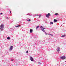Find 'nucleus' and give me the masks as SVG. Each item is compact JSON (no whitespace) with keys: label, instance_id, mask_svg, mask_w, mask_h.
Masks as SVG:
<instances>
[{"label":"nucleus","instance_id":"obj_20","mask_svg":"<svg viewBox=\"0 0 66 66\" xmlns=\"http://www.w3.org/2000/svg\"><path fill=\"white\" fill-rule=\"evenodd\" d=\"M48 15H49V16H51V15H50V13H49Z\"/></svg>","mask_w":66,"mask_h":66},{"label":"nucleus","instance_id":"obj_8","mask_svg":"<svg viewBox=\"0 0 66 66\" xmlns=\"http://www.w3.org/2000/svg\"><path fill=\"white\" fill-rule=\"evenodd\" d=\"M46 16L47 17H48V18H49V15H48V14H47L46 15Z\"/></svg>","mask_w":66,"mask_h":66},{"label":"nucleus","instance_id":"obj_14","mask_svg":"<svg viewBox=\"0 0 66 66\" xmlns=\"http://www.w3.org/2000/svg\"><path fill=\"white\" fill-rule=\"evenodd\" d=\"M58 13H55V15H56V16H57V15H58Z\"/></svg>","mask_w":66,"mask_h":66},{"label":"nucleus","instance_id":"obj_19","mask_svg":"<svg viewBox=\"0 0 66 66\" xmlns=\"http://www.w3.org/2000/svg\"><path fill=\"white\" fill-rule=\"evenodd\" d=\"M11 61H14V59H12L11 60Z\"/></svg>","mask_w":66,"mask_h":66},{"label":"nucleus","instance_id":"obj_7","mask_svg":"<svg viewBox=\"0 0 66 66\" xmlns=\"http://www.w3.org/2000/svg\"><path fill=\"white\" fill-rule=\"evenodd\" d=\"M32 32H33V30L32 29H30V32L31 33H32Z\"/></svg>","mask_w":66,"mask_h":66},{"label":"nucleus","instance_id":"obj_18","mask_svg":"<svg viewBox=\"0 0 66 66\" xmlns=\"http://www.w3.org/2000/svg\"><path fill=\"white\" fill-rule=\"evenodd\" d=\"M45 34L46 35H48V33H46V32H45Z\"/></svg>","mask_w":66,"mask_h":66},{"label":"nucleus","instance_id":"obj_28","mask_svg":"<svg viewBox=\"0 0 66 66\" xmlns=\"http://www.w3.org/2000/svg\"><path fill=\"white\" fill-rule=\"evenodd\" d=\"M7 18H8V17H7Z\"/></svg>","mask_w":66,"mask_h":66},{"label":"nucleus","instance_id":"obj_3","mask_svg":"<svg viewBox=\"0 0 66 66\" xmlns=\"http://www.w3.org/2000/svg\"><path fill=\"white\" fill-rule=\"evenodd\" d=\"M61 59H62V60H64V59H66V57L63 56L62 57H60Z\"/></svg>","mask_w":66,"mask_h":66},{"label":"nucleus","instance_id":"obj_24","mask_svg":"<svg viewBox=\"0 0 66 66\" xmlns=\"http://www.w3.org/2000/svg\"><path fill=\"white\" fill-rule=\"evenodd\" d=\"M28 51H26V53H28Z\"/></svg>","mask_w":66,"mask_h":66},{"label":"nucleus","instance_id":"obj_11","mask_svg":"<svg viewBox=\"0 0 66 66\" xmlns=\"http://www.w3.org/2000/svg\"><path fill=\"white\" fill-rule=\"evenodd\" d=\"M20 26L19 25H17V26H16L15 27L16 28H18V27H20Z\"/></svg>","mask_w":66,"mask_h":66},{"label":"nucleus","instance_id":"obj_23","mask_svg":"<svg viewBox=\"0 0 66 66\" xmlns=\"http://www.w3.org/2000/svg\"><path fill=\"white\" fill-rule=\"evenodd\" d=\"M38 64H41V63H40L39 62H38Z\"/></svg>","mask_w":66,"mask_h":66},{"label":"nucleus","instance_id":"obj_26","mask_svg":"<svg viewBox=\"0 0 66 66\" xmlns=\"http://www.w3.org/2000/svg\"><path fill=\"white\" fill-rule=\"evenodd\" d=\"M10 13H11V11H10Z\"/></svg>","mask_w":66,"mask_h":66},{"label":"nucleus","instance_id":"obj_21","mask_svg":"<svg viewBox=\"0 0 66 66\" xmlns=\"http://www.w3.org/2000/svg\"><path fill=\"white\" fill-rule=\"evenodd\" d=\"M29 21H31V20L30 19H29L28 20Z\"/></svg>","mask_w":66,"mask_h":66},{"label":"nucleus","instance_id":"obj_25","mask_svg":"<svg viewBox=\"0 0 66 66\" xmlns=\"http://www.w3.org/2000/svg\"><path fill=\"white\" fill-rule=\"evenodd\" d=\"M3 13H0V15H2V14Z\"/></svg>","mask_w":66,"mask_h":66},{"label":"nucleus","instance_id":"obj_10","mask_svg":"<svg viewBox=\"0 0 66 66\" xmlns=\"http://www.w3.org/2000/svg\"><path fill=\"white\" fill-rule=\"evenodd\" d=\"M65 37V35H63L61 37Z\"/></svg>","mask_w":66,"mask_h":66},{"label":"nucleus","instance_id":"obj_22","mask_svg":"<svg viewBox=\"0 0 66 66\" xmlns=\"http://www.w3.org/2000/svg\"><path fill=\"white\" fill-rule=\"evenodd\" d=\"M40 16H41V15H39V18H40Z\"/></svg>","mask_w":66,"mask_h":66},{"label":"nucleus","instance_id":"obj_9","mask_svg":"<svg viewBox=\"0 0 66 66\" xmlns=\"http://www.w3.org/2000/svg\"><path fill=\"white\" fill-rule=\"evenodd\" d=\"M57 20L54 19V22H57Z\"/></svg>","mask_w":66,"mask_h":66},{"label":"nucleus","instance_id":"obj_27","mask_svg":"<svg viewBox=\"0 0 66 66\" xmlns=\"http://www.w3.org/2000/svg\"><path fill=\"white\" fill-rule=\"evenodd\" d=\"M35 16H38V15H35Z\"/></svg>","mask_w":66,"mask_h":66},{"label":"nucleus","instance_id":"obj_17","mask_svg":"<svg viewBox=\"0 0 66 66\" xmlns=\"http://www.w3.org/2000/svg\"><path fill=\"white\" fill-rule=\"evenodd\" d=\"M27 15H29V16H30V15L29 14H27Z\"/></svg>","mask_w":66,"mask_h":66},{"label":"nucleus","instance_id":"obj_16","mask_svg":"<svg viewBox=\"0 0 66 66\" xmlns=\"http://www.w3.org/2000/svg\"><path fill=\"white\" fill-rule=\"evenodd\" d=\"M7 39H10V37H8L7 38Z\"/></svg>","mask_w":66,"mask_h":66},{"label":"nucleus","instance_id":"obj_4","mask_svg":"<svg viewBox=\"0 0 66 66\" xmlns=\"http://www.w3.org/2000/svg\"><path fill=\"white\" fill-rule=\"evenodd\" d=\"M13 47L12 46H11L10 47V48L9 49V51H11V50H13Z\"/></svg>","mask_w":66,"mask_h":66},{"label":"nucleus","instance_id":"obj_2","mask_svg":"<svg viewBox=\"0 0 66 66\" xmlns=\"http://www.w3.org/2000/svg\"><path fill=\"white\" fill-rule=\"evenodd\" d=\"M40 28H41V29H41L42 31H43L44 32V33H46V31H45L44 30V29H45V28H43L42 26H41L40 27Z\"/></svg>","mask_w":66,"mask_h":66},{"label":"nucleus","instance_id":"obj_6","mask_svg":"<svg viewBox=\"0 0 66 66\" xmlns=\"http://www.w3.org/2000/svg\"><path fill=\"white\" fill-rule=\"evenodd\" d=\"M60 48L59 47H58L57 49V52H59L60 51Z\"/></svg>","mask_w":66,"mask_h":66},{"label":"nucleus","instance_id":"obj_12","mask_svg":"<svg viewBox=\"0 0 66 66\" xmlns=\"http://www.w3.org/2000/svg\"><path fill=\"white\" fill-rule=\"evenodd\" d=\"M48 35H50L51 36H53V35L51 34L50 33L48 34Z\"/></svg>","mask_w":66,"mask_h":66},{"label":"nucleus","instance_id":"obj_5","mask_svg":"<svg viewBox=\"0 0 66 66\" xmlns=\"http://www.w3.org/2000/svg\"><path fill=\"white\" fill-rule=\"evenodd\" d=\"M30 57V60L31 61V62H33V60L34 59H33V58L32 57Z\"/></svg>","mask_w":66,"mask_h":66},{"label":"nucleus","instance_id":"obj_15","mask_svg":"<svg viewBox=\"0 0 66 66\" xmlns=\"http://www.w3.org/2000/svg\"><path fill=\"white\" fill-rule=\"evenodd\" d=\"M39 28V26H37L36 28V29H37L38 28Z\"/></svg>","mask_w":66,"mask_h":66},{"label":"nucleus","instance_id":"obj_13","mask_svg":"<svg viewBox=\"0 0 66 66\" xmlns=\"http://www.w3.org/2000/svg\"><path fill=\"white\" fill-rule=\"evenodd\" d=\"M50 24H53V22H50Z\"/></svg>","mask_w":66,"mask_h":66},{"label":"nucleus","instance_id":"obj_1","mask_svg":"<svg viewBox=\"0 0 66 66\" xmlns=\"http://www.w3.org/2000/svg\"><path fill=\"white\" fill-rule=\"evenodd\" d=\"M4 25L3 24H1L0 26V30L2 31H3V29H4Z\"/></svg>","mask_w":66,"mask_h":66}]
</instances>
